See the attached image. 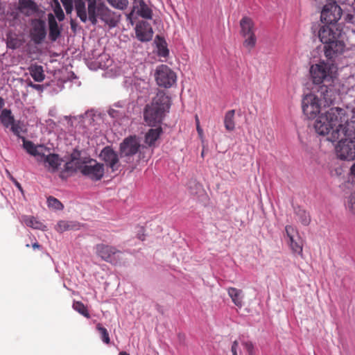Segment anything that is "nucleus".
Segmentation results:
<instances>
[{
    "instance_id": "obj_49",
    "label": "nucleus",
    "mask_w": 355,
    "mask_h": 355,
    "mask_svg": "<svg viewBox=\"0 0 355 355\" xmlns=\"http://www.w3.org/2000/svg\"><path fill=\"white\" fill-rule=\"evenodd\" d=\"M239 349V343L238 341L235 340L233 342L231 351L232 352V355H238L237 351Z\"/></svg>"
},
{
    "instance_id": "obj_59",
    "label": "nucleus",
    "mask_w": 355,
    "mask_h": 355,
    "mask_svg": "<svg viewBox=\"0 0 355 355\" xmlns=\"http://www.w3.org/2000/svg\"><path fill=\"white\" fill-rule=\"evenodd\" d=\"M348 4H351L352 6L354 7V6H355V0H349V1H348Z\"/></svg>"
},
{
    "instance_id": "obj_17",
    "label": "nucleus",
    "mask_w": 355,
    "mask_h": 355,
    "mask_svg": "<svg viewBox=\"0 0 355 355\" xmlns=\"http://www.w3.org/2000/svg\"><path fill=\"white\" fill-rule=\"evenodd\" d=\"M137 38L141 42H149L153 36V30L151 25L145 21H139L135 27Z\"/></svg>"
},
{
    "instance_id": "obj_14",
    "label": "nucleus",
    "mask_w": 355,
    "mask_h": 355,
    "mask_svg": "<svg viewBox=\"0 0 355 355\" xmlns=\"http://www.w3.org/2000/svg\"><path fill=\"white\" fill-rule=\"evenodd\" d=\"M100 157L112 172L119 170L121 164L118 154L110 146L103 148L100 153Z\"/></svg>"
},
{
    "instance_id": "obj_19",
    "label": "nucleus",
    "mask_w": 355,
    "mask_h": 355,
    "mask_svg": "<svg viewBox=\"0 0 355 355\" xmlns=\"http://www.w3.org/2000/svg\"><path fill=\"white\" fill-rule=\"evenodd\" d=\"M48 23L49 29V39L52 42H55L60 36L61 30L58 26V24L55 20V17L51 13H49L48 15Z\"/></svg>"
},
{
    "instance_id": "obj_55",
    "label": "nucleus",
    "mask_w": 355,
    "mask_h": 355,
    "mask_svg": "<svg viewBox=\"0 0 355 355\" xmlns=\"http://www.w3.org/2000/svg\"><path fill=\"white\" fill-rule=\"evenodd\" d=\"M32 247L34 250L41 248V245L37 242L33 243Z\"/></svg>"
},
{
    "instance_id": "obj_27",
    "label": "nucleus",
    "mask_w": 355,
    "mask_h": 355,
    "mask_svg": "<svg viewBox=\"0 0 355 355\" xmlns=\"http://www.w3.org/2000/svg\"><path fill=\"white\" fill-rule=\"evenodd\" d=\"M294 211L297 219L303 225L306 226L309 225L311 222V216L305 209L300 207H296L294 208Z\"/></svg>"
},
{
    "instance_id": "obj_57",
    "label": "nucleus",
    "mask_w": 355,
    "mask_h": 355,
    "mask_svg": "<svg viewBox=\"0 0 355 355\" xmlns=\"http://www.w3.org/2000/svg\"><path fill=\"white\" fill-rule=\"evenodd\" d=\"M133 1V8H137L139 0H132Z\"/></svg>"
},
{
    "instance_id": "obj_51",
    "label": "nucleus",
    "mask_w": 355,
    "mask_h": 355,
    "mask_svg": "<svg viewBox=\"0 0 355 355\" xmlns=\"http://www.w3.org/2000/svg\"><path fill=\"white\" fill-rule=\"evenodd\" d=\"M348 1H349V0H329V2H335L336 4H338V3H348Z\"/></svg>"
},
{
    "instance_id": "obj_36",
    "label": "nucleus",
    "mask_w": 355,
    "mask_h": 355,
    "mask_svg": "<svg viewBox=\"0 0 355 355\" xmlns=\"http://www.w3.org/2000/svg\"><path fill=\"white\" fill-rule=\"evenodd\" d=\"M73 309L78 312L80 314L83 315L84 317L87 318H90V314L87 310V306H85V304L79 301H76L73 303Z\"/></svg>"
},
{
    "instance_id": "obj_23",
    "label": "nucleus",
    "mask_w": 355,
    "mask_h": 355,
    "mask_svg": "<svg viewBox=\"0 0 355 355\" xmlns=\"http://www.w3.org/2000/svg\"><path fill=\"white\" fill-rule=\"evenodd\" d=\"M345 121H346L345 125H342V127L339 128L340 136L343 135L350 139H355V120L347 121L346 119Z\"/></svg>"
},
{
    "instance_id": "obj_9",
    "label": "nucleus",
    "mask_w": 355,
    "mask_h": 355,
    "mask_svg": "<svg viewBox=\"0 0 355 355\" xmlns=\"http://www.w3.org/2000/svg\"><path fill=\"white\" fill-rule=\"evenodd\" d=\"M343 10L335 2L326 3L321 12V21L328 24L336 23L341 17Z\"/></svg>"
},
{
    "instance_id": "obj_54",
    "label": "nucleus",
    "mask_w": 355,
    "mask_h": 355,
    "mask_svg": "<svg viewBox=\"0 0 355 355\" xmlns=\"http://www.w3.org/2000/svg\"><path fill=\"white\" fill-rule=\"evenodd\" d=\"M11 179L13 180V182H15V184L17 187V188L19 190L22 191V187H21V184L17 181H16L13 178H11Z\"/></svg>"
},
{
    "instance_id": "obj_11",
    "label": "nucleus",
    "mask_w": 355,
    "mask_h": 355,
    "mask_svg": "<svg viewBox=\"0 0 355 355\" xmlns=\"http://www.w3.org/2000/svg\"><path fill=\"white\" fill-rule=\"evenodd\" d=\"M340 141L336 147L337 157L340 159H354L355 157V141L352 139L343 140L341 137Z\"/></svg>"
},
{
    "instance_id": "obj_30",
    "label": "nucleus",
    "mask_w": 355,
    "mask_h": 355,
    "mask_svg": "<svg viewBox=\"0 0 355 355\" xmlns=\"http://www.w3.org/2000/svg\"><path fill=\"white\" fill-rule=\"evenodd\" d=\"M29 71L35 81L42 82L44 80L45 75L44 74V70L42 66L37 64L33 65L29 68Z\"/></svg>"
},
{
    "instance_id": "obj_48",
    "label": "nucleus",
    "mask_w": 355,
    "mask_h": 355,
    "mask_svg": "<svg viewBox=\"0 0 355 355\" xmlns=\"http://www.w3.org/2000/svg\"><path fill=\"white\" fill-rule=\"evenodd\" d=\"M77 168L73 166V164L72 162H67L64 166V171L66 172H73L75 171Z\"/></svg>"
},
{
    "instance_id": "obj_8",
    "label": "nucleus",
    "mask_w": 355,
    "mask_h": 355,
    "mask_svg": "<svg viewBox=\"0 0 355 355\" xmlns=\"http://www.w3.org/2000/svg\"><path fill=\"white\" fill-rule=\"evenodd\" d=\"M321 106V100L314 94H306L302 99V111L309 119L315 118L320 113Z\"/></svg>"
},
{
    "instance_id": "obj_52",
    "label": "nucleus",
    "mask_w": 355,
    "mask_h": 355,
    "mask_svg": "<svg viewBox=\"0 0 355 355\" xmlns=\"http://www.w3.org/2000/svg\"><path fill=\"white\" fill-rule=\"evenodd\" d=\"M70 25H71V28L73 31H76L77 24H76V23L75 22V21L73 19H71Z\"/></svg>"
},
{
    "instance_id": "obj_10",
    "label": "nucleus",
    "mask_w": 355,
    "mask_h": 355,
    "mask_svg": "<svg viewBox=\"0 0 355 355\" xmlns=\"http://www.w3.org/2000/svg\"><path fill=\"white\" fill-rule=\"evenodd\" d=\"M96 254L103 261L116 265L120 261L121 252L116 248L105 244H98L96 246Z\"/></svg>"
},
{
    "instance_id": "obj_37",
    "label": "nucleus",
    "mask_w": 355,
    "mask_h": 355,
    "mask_svg": "<svg viewBox=\"0 0 355 355\" xmlns=\"http://www.w3.org/2000/svg\"><path fill=\"white\" fill-rule=\"evenodd\" d=\"M96 329L99 331L102 340L106 344H110V338L107 330L100 323L97 324Z\"/></svg>"
},
{
    "instance_id": "obj_62",
    "label": "nucleus",
    "mask_w": 355,
    "mask_h": 355,
    "mask_svg": "<svg viewBox=\"0 0 355 355\" xmlns=\"http://www.w3.org/2000/svg\"><path fill=\"white\" fill-rule=\"evenodd\" d=\"M39 87V85H34V87Z\"/></svg>"
},
{
    "instance_id": "obj_35",
    "label": "nucleus",
    "mask_w": 355,
    "mask_h": 355,
    "mask_svg": "<svg viewBox=\"0 0 355 355\" xmlns=\"http://www.w3.org/2000/svg\"><path fill=\"white\" fill-rule=\"evenodd\" d=\"M244 38L243 45L249 51L254 48L257 43V37L255 33H250L249 35H245L242 36Z\"/></svg>"
},
{
    "instance_id": "obj_20",
    "label": "nucleus",
    "mask_w": 355,
    "mask_h": 355,
    "mask_svg": "<svg viewBox=\"0 0 355 355\" xmlns=\"http://www.w3.org/2000/svg\"><path fill=\"white\" fill-rule=\"evenodd\" d=\"M18 9L26 16H30L37 12V6L33 0H19Z\"/></svg>"
},
{
    "instance_id": "obj_60",
    "label": "nucleus",
    "mask_w": 355,
    "mask_h": 355,
    "mask_svg": "<svg viewBox=\"0 0 355 355\" xmlns=\"http://www.w3.org/2000/svg\"><path fill=\"white\" fill-rule=\"evenodd\" d=\"M195 120H196V124H200V121H199V118H198V115H196Z\"/></svg>"
},
{
    "instance_id": "obj_16",
    "label": "nucleus",
    "mask_w": 355,
    "mask_h": 355,
    "mask_svg": "<svg viewBox=\"0 0 355 355\" xmlns=\"http://www.w3.org/2000/svg\"><path fill=\"white\" fill-rule=\"evenodd\" d=\"M331 25H324L319 30L318 36L322 44L334 41L341 37L340 31Z\"/></svg>"
},
{
    "instance_id": "obj_42",
    "label": "nucleus",
    "mask_w": 355,
    "mask_h": 355,
    "mask_svg": "<svg viewBox=\"0 0 355 355\" xmlns=\"http://www.w3.org/2000/svg\"><path fill=\"white\" fill-rule=\"evenodd\" d=\"M11 131L18 137L21 138L20 133L23 131V124L19 121H15L10 127Z\"/></svg>"
},
{
    "instance_id": "obj_53",
    "label": "nucleus",
    "mask_w": 355,
    "mask_h": 355,
    "mask_svg": "<svg viewBox=\"0 0 355 355\" xmlns=\"http://www.w3.org/2000/svg\"><path fill=\"white\" fill-rule=\"evenodd\" d=\"M196 130H197L198 133L200 136H202V134H203V130H202V129L200 128V124H196Z\"/></svg>"
},
{
    "instance_id": "obj_46",
    "label": "nucleus",
    "mask_w": 355,
    "mask_h": 355,
    "mask_svg": "<svg viewBox=\"0 0 355 355\" xmlns=\"http://www.w3.org/2000/svg\"><path fill=\"white\" fill-rule=\"evenodd\" d=\"M285 230H286V235L289 239H292L293 238L295 237L294 233L295 232V230L293 227H292L291 225H287L285 227Z\"/></svg>"
},
{
    "instance_id": "obj_58",
    "label": "nucleus",
    "mask_w": 355,
    "mask_h": 355,
    "mask_svg": "<svg viewBox=\"0 0 355 355\" xmlns=\"http://www.w3.org/2000/svg\"><path fill=\"white\" fill-rule=\"evenodd\" d=\"M3 105H4L3 99L1 97H0V110L3 107Z\"/></svg>"
},
{
    "instance_id": "obj_33",
    "label": "nucleus",
    "mask_w": 355,
    "mask_h": 355,
    "mask_svg": "<svg viewBox=\"0 0 355 355\" xmlns=\"http://www.w3.org/2000/svg\"><path fill=\"white\" fill-rule=\"evenodd\" d=\"M290 248L294 254L302 256L303 243L302 239L297 236V239H289Z\"/></svg>"
},
{
    "instance_id": "obj_39",
    "label": "nucleus",
    "mask_w": 355,
    "mask_h": 355,
    "mask_svg": "<svg viewBox=\"0 0 355 355\" xmlns=\"http://www.w3.org/2000/svg\"><path fill=\"white\" fill-rule=\"evenodd\" d=\"M74 226L75 225L70 222L61 220L56 225V230L58 232H62L73 229Z\"/></svg>"
},
{
    "instance_id": "obj_24",
    "label": "nucleus",
    "mask_w": 355,
    "mask_h": 355,
    "mask_svg": "<svg viewBox=\"0 0 355 355\" xmlns=\"http://www.w3.org/2000/svg\"><path fill=\"white\" fill-rule=\"evenodd\" d=\"M240 26L241 36L254 33V24L252 19L250 17H243L240 21Z\"/></svg>"
},
{
    "instance_id": "obj_45",
    "label": "nucleus",
    "mask_w": 355,
    "mask_h": 355,
    "mask_svg": "<svg viewBox=\"0 0 355 355\" xmlns=\"http://www.w3.org/2000/svg\"><path fill=\"white\" fill-rule=\"evenodd\" d=\"M347 207L353 213L355 214V193H352L349 198Z\"/></svg>"
},
{
    "instance_id": "obj_43",
    "label": "nucleus",
    "mask_w": 355,
    "mask_h": 355,
    "mask_svg": "<svg viewBox=\"0 0 355 355\" xmlns=\"http://www.w3.org/2000/svg\"><path fill=\"white\" fill-rule=\"evenodd\" d=\"M67 14H71L73 6L75 7V1L76 0H60Z\"/></svg>"
},
{
    "instance_id": "obj_47",
    "label": "nucleus",
    "mask_w": 355,
    "mask_h": 355,
    "mask_svg": "<svg viewBox=\"0 0 355 355\" xmlns=\"http://www.w3.org/2000/svg\"><path fill=\"white\" fill-rule=\"evenodd\" d=\"M354 19H355V9H354L353 13H347L345 15V20L347 23L354 24Z\"/></svg>"
},
{
    "instance_id": "obj_34",
    "label": "nucleus",
    "mask_w": 355,
    "mask_h": 355,
    "mask_svg": "<svg viewBox=\"0 0 355 355\" xmlns=\"http://www.w3.org/2000/svg\"><path fill=\"white\" fill-rule=\"evenodd\" d=\"M23 221L26 226L32 227L33 229L44 230V228L45 227L42 223L37 220L33 216H24Z\"/></svg>"
},
{
    "instance_id": "obj_6",
    "label": "nucleus",
    "mask_w": 355,
    "mask_h": 355,
    "mask_svg": "<svg viewBox=\"0 0 355 355\" xmlns=\"http://www.w3.org/2000/svg\"><path fill=\"white\" fill-rule=\"evenodd\" d=\"M155 78L159 87L169 88L176 82V73L167 65L161 64L155 70Z\"/></svg>"
},
{
    "instance_id": "obj_44",
    "label": "nucleus",
    "mask_w": 355,
    "mask_h": 355,
    "mask_svg": "<svg viewBox=\"0 0 355 355\" xmlns=\"http://www.w3.org/2000/svg\"><path fill=\"white\" fill-rule=\"evenodd\" d=\"M242 345L243 346L244 349L247 351L249 355H255L254 347L251 341H243L242 342Z\"/></svg>"
},
{
    "instance_id": "obj_50",
    "label": "nucleus",
    "mask_w": 355,
    "mask_h": 355,
    "mask_svg": "<svg viewBox=\"0 0 355 355\" xmlns=\"http://www.w3.org/2000/svg\"><path fill=\"white\" fill-rule=\"evenodd\" d=\"M80 156V153L78 152V151H75L73 152V153H71V160L70 162H73L74 161H77L76 163H77L78 162H79L80 160H78V157Z\"/></svg>"
},
{
    "instance_id": "obj_41",
    "label": "nucleus",
    "mask_w": 355,
    "mask_h": 355,
    "mask_svg": "<svg viewBox=\"0 0 355 355\" xmlns=\"http://www.w3.org/2000/svg\"><path fill=\"white\" fill-rule=\"evenodd\" d=\"M53 12L58 18V21H62L64 19V12L60 5V3L55 0V6L53 8Z\"/></svg>"
},
{
    "instance_id": "obj_61",
    "label": "nucleus",
    "mask_w": 355,
    "mask_h": 355,
    "mask_svg": "<svg viewBox=\"0 0 355 355\" xmlns=\"http://www.w3.org/2000/svg\"><path fill=\"white\" fill-rule=\"evenodd\" d=\"M119 355H130V354L126 352H121Z\"/></svg>"
},
{
    "instance_id": "obj_21",
    "label": "nucleus",
    "mask_w": 355,
    "mask_h": 355,
    "mask_svg": "<svg viewBox=\"0 0 355 355\" xmlns=\"http://www.w3.org/2000/svg\"><path fill=\"white\" fill-rule=\"evenodd\" d=\"M227 291L234 305L239 308H241L243 306L244 298L243 291L234 287H230L227 288Z\"/></svg>"
},
{
    "instance_id": "obj_1",
    "label": "nucleus",
    "mask_w": 355,
    "mask_h": 355,
    "mask_svg": "<svg viewBox=\"0 0 355 355\" xmlns=\"http://www.w3.org/2000/svg\"><path fill=\"white\" fill-rule=\"evenodd\" d=\"M75 11L83 23L89 21L94 26L97 24L98 19L110 28L116 26L120 21L119 14L98 0H76Z\"/></svg>"
},
{
    "instance_id": "obj_63",
    "label": "nucleus",
    "mask_w": 355,
    "mask_h": 355,
    "mask_svg": "<svg viewBox=\"0 0 355 355\" xmlns=\"http://www.w3.org/2000/svg\"><path fill=\"white\" fill-rule=\"evenodd\" d=\"M26 246L27 248H28L30 245H29V244H26Z\"/></svg>"
},
{
    "instance_id": "obj_31",
    "label": "nucleus",
    "mask_w": 355,
    "mask_h": 355,
    "mask_svg": "<svg viewBox=\"0 0 355 355\" xmlns=\"http://www.w3.org/2000/svg\"><path fill=\"white\" fill-rule=\"evenodd\" d=\"M7 47L10 49H16L19 48L22 45V40L18 37L15 33L7 34L6 39Z\"/></svg>"
},
{
    "instance_id": "obj_38",
    "label": "nucleus",
    "mask_w": 355,
    "mask_h": 355,
    "mask_svg": "<svg viewBox=\"0 0 355 355\" xmlns=\"http://www.w3.org/2000/svg\"><path fill=\"white\" fill-rule=\"evenodd\" d=\"M107 1L114 8L124 10L128 5V0H107Z\"/></svg>"
},
{
    "instance_id": "obj_3",
    "label": "nucleus",
    "mask_w": 355,
    "mask_h": 355,
    "mask_svg": "<svg viewBox=\"0 0 355 355\" xmlns=\"http://www.w3.org/2000/svg\"><path fill=\"white\" fill-rule=\"evenodd\" d=\"M309 75L312 83L315 85L338 83V64L327 59H320L317 63L311 65Z\"/></svg>"
},
{
    "instance_id": "obj_4",
    "label": "nucleus",
    "mask_w": 355,
    "mask_h": 355,
    "mask_svg": "<svg viewBox=\"0 0 355 355\" xmlns=\"http://www.w3.org/2000/svg\"><path fill=\"white\" fill-rule=\"evenodd\" d=\"M171 98L166 92L159 90L153 98L151 103L146 105L144 112L145 121L150 126L159 124L166 114L169 112Z\"/></svg>"
},
{
    "instance_id": "obj_32",
    "label": "nucleus",
    "mask_w": 355,
    "mask_h": 355,
    "mask_svg": "<svg viewBox=\"0 0 355 355\" xmlns=\"http://www.w3.org/2000/svg\"><path fill=\"white\" fill-rule=\"evenodd\" d=\"M157 47L158 55L163 58H166L169 54V51L167 48V44L164 39L159 35H157Z\"/></svg>"
},
{
    "instance_id": "obj_15",
    "label": "nucleus",
    "mask_w": 355,
    "mask_h": 355,
    "mask_svg": "<svg viewBox=\"0 0 355 355\" xmlns=\"http://www.w3.org/2000/svg\"><path fill=\"white\" fill-rule=\"evenodd\" d=\"M30 34L31 40L35 44H41L46 35L45 22L42 19L33 20Z\"/></svg>"
},
{
    "instance_id": "obj_29",
    "label": "nucleus",
    "mask_w": 355,
    "mask_h": 355,
    "mask_svg": "<svg viewBox=\"0 0 355 355\" xmlns=\"http://www.w3.org/2000/svg\"><path fill=\"white\" fill-rule=\"evenodd\" d=\"M234 115V110H229L225 114L224 125L225 129L229 132H232L235 129Z\"/></svg>"
},
{
    "instance_id": "obj_7",
    "label": "nucleus",
    "mask_w": 355,
    "mask_h": 355,
    "mask_svg": "<svg viewBox=\"0 0 355 355\" xmlns=\"http://www.w3.org/2000/svg\"><path fill=\"white\" fill-rule=\"evenodd\" d=\"M323 44V51L326 59L333 62H338L339 57L345 49V44L341 37Z\"/></svg>"
},
{
    "instance_id": "obj_5",
    "label": "nucleus",
    "mask_w": 355,
    "mask_h": 355,
    "mask_svg": "<svg viewBox=\"0 0 355 355\" xmlns=\"http://www.w3.org/2000/svg\"><path fill=\"white\" fill-rule=\"evenodd\" d=\"M76 168L83 176L94 182L101 180L105 174L104 164L92 158L78 162Z\"/></svg>"
},
{
    "instance_id": "obj_28",
    "label": "nucleus",
    "mask_w": 355,
    "mask_h": 355,
    "mask_svg": "<svg viewBox=\"0 0 355 355\" xmlns=\"http://www.w3.org/2000/svg\"><path fill=\"white\" fill-rule=\"evenodd\" d=\"M0 120L5 128L11 127L15 121L11 110L8 109H4L1 111Z\"/></svg>"
},
{
    "instance_id": "obj_22",
    "label": "nucleus",
    "mask_w": 355,
    "mask_h": 355,
    "mask_svg": "<svg viewBox=\"0 0 355 355\" xmlns=\"http://www.w3.org/2000/svg\"><path fill=\"white\" fill-rule=\"evenodd\" d=\"M136 10L137 14L142 18L151 19L153 17V11L145 3L144 0H139L137 8H133V11Z\"/></svg>"
},
{
    "instance_id": "obj_12",
    "label": "nucleus",
    "mask_w": 355,
    "mask_h": 355,
    "mask_svg": "<svg viewBox=\"0 0 355 355\" xmlns=\"http://www.w3.org/2000/svg\"><path fill=\"white\" fill-rule=\"evenodd\" d=\"M338 83H331V85H318V90L321 101H324V106L331 105L339 96L340 89L337 87Z\"/></svg>"
},
{
    "instance_id": "obj_26",
    "label": "nucleus",
    "mask_w": 355,
    "mask_h": 355,
    "mask_svg": "<svg viewBox=\"0 0 355 355\" xmlns=\"http://www.w3.org/2000/svg\"><path fill=\"white\" fill-rule=\"evenodd\" d=\"M22 141L23 147L28 154L33 156L42 155L39 151V148L44 147L42 145L35 146L32 141L26 140L25 137H22Z\"/></svg>"
},
{
    "instance_id": "obj_40",
    "label": "nucleus",
    "mask_w": 355,
    "mask_h": 355,
    "mask_svg": "<svg viewBox=\"0 0 355 355\" xmlns=\"http://www.w3.org/2000/svg\"><path fill=\"white\" fill-rule=\"evenodd\" d=\"M47 203L49 207H52L57 210H61L63 209V205L57 198L50 196L47 198Z\"/></svg>"
},
{
    "instance_id": "obj_13",
    "label": "nucleus",
    "mask_w": 355,
    "mask_h": 355,
    "mask_svg": "<svg viewBox=\"0 0 355 355\" xmlns=\"http://www.w3.org/2000/svg\"><path fill=\"white\" fill-rule=\"evenodd\" d=\"M140 143L136 136H130L125 138L120 144L121 157H129L138 153Z\"/></svg>"
},
{
    "instance_id": "obj_25",
    "label": "nucleus",
    "mask_w": 355,
    "mask_h": 355,
    "mask_svg": "<svg viewBox=\"0 0 355 355\" xmlns=\"http://www.w3.org/2000/svg\"><path fill=\"white\" fill-rule=\"evenodd\" d=\"M162 132L161 127H158L155 129H150L146 134L145 141L150 146L154 145L155 142L159 139Z\"/></svg>"
},
{
    "instance_id": "obj_18",
    "label": "nucleus",
    "mask_w": 355,
    "mask_h": 355,
    "mask_svg": "<svg viewBox=\"0 0 355 355\" xmlns=\"http://www.w3.org/2000/svg\"><path fill=\"white\" fill-rule=\"evenodd\" d=\"M42 157L45 167L51 172L56 171L62 162V159L57 154L51 153L48 155L42 154Z\"/></svg>"
},
{
    "instance_id": "obj_56",
    "label": "nucleus",
    "mask_w": 355,
    "mask_h": 355,
    "mask_svg": "<svg viewBox=\"0 0 355 355\" xmlns=\"http://www.w3.org/2000/svg\"><path fill=\"white\" fill-rule=\"evenodd\" d=\"M351 174L355 176V163L350 168Z\"/></svg>"
},
{
    "instance_id": "obj_2",
    "label": "nucleus",
    "mask_w": 355,
    "mask_h": 355,
    "mask_svg": "<svg viewBox=\"0 0 355 355\" xmlns=\"http://www.w3.org/2000/svg\"><path fill=\"white\" fill-rule=\"evenodd\" d=\"M346 120V112L339 107H331L320 115L314 124L316 132L320 135H328V140L334 142L340 139L342 123Z\"/></svg>"
}]
</instances>
